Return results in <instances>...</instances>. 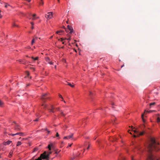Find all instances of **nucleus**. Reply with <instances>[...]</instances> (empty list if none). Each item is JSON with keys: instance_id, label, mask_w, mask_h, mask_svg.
Segmentation results:
<instances>
[{"instance_id": "49", "label": "nucleus", "mask_w": 160, "mask_h": 160, "mask_svg": "<svg viewBox=\"0 0 160 160\" xmlns=\"http://www.w3.org/2000/svg\"><path fill=\"white\" fill-rule=\"evenodd\" d=\"M47 131H48V133H49V132H50V131H48V130Z\"/></svg>"}, {"instance_id": "61", "label": "nucleus", "mask_w": 160, "mask_h": 160, "mask_svg": "<svg viewBox=\"0 0 160 160\" xmlns=\"http://www.w3.org/2000/svg\"><path fill=\"white\" fill-rule=\"evenodd\" d=\"M66 39H67V38H64V40H66Z\"/></svg>"}, {"instance_id": "18", "label": "nucleus", "mask_w": 160, "mask_h": 160, "mask_svg": "<svg viewBox=\"0 0 160 160\" xmlns=\"http://www.w3.org/2000/svg\"><path fill=\"white\" fill-rule=\"evenodd\" d=\"M12 152L11 151L10 152L9 154V157L10 158L12 156Z\"/></svg>"}, {"instance_id": "13", "label": "nucleus", "mask_w": 160, "mask_h": 160, "mask_svg": "<svg viewBox=\"0 0 160 160\" xmlns=\"http://www.w3.org/2000/svg\"><path fill=\"white\" fill-rule=\"evenodd\" d=\"M42 159H44L43 158V157L41 156V154L40 157H39L38 159H36L35 160H42Z\"/></svg>"}, {"instance_id": "39", "label": "nucleus", "mask_w": 160, "mask_h": 160, "mask_svg": "<svg viewBox=\"0 0 160 160\" xmlns=\"http://www.w3.org/2000/svg\"><path fill=\"white\" fill-rule=\"evenodd\" d=\"M38 118H37V119H36L35 120H34V121H35V122H37L38 121Z\"/></svg>"}, {"instance_id": "42", "label": "nucleus", "mask_w": 160, "mask_h": 160, "mask_svg": "<svg viewBox=\"0 0 160 160\" xmlns=\"http://www.w3.org/2000/svg\"><path fill=\"white\" fill-rule=\"evenodd\" d=\"M67 39L68 40H71L70 37V38H68Z\"/></svg>"}, {"instance_id": "36", "label": "nucleus", "mask_w": 160, "mask_h": 160, "mask_svg": "<svg viewBox=\"0 0 160 160\" xmlns=\"http://www.w3.org/2000/svg\"><path fill=\"white\" fill-rule=\"evenodd\" d=\"M18 61L21 63L23 62V60H18Z\"/></svg>"}, {"instance_id": "28", "label": "nucleus", "mask_w": 160, "mask_h": 160, "mask_svg": "<svg viewBox=\"0 0 160 160\" xmlns=\"http://www.w3.org/2000/svg\"><path fill=\"white\" fill-rule=\"evenodd\" d=\"M26 73L27 75V76H29V72L28 71H26Z\"/></svg>"}, {"instance_id": "45", "label": "nucleus", "mask_w": 160, "mask_h": 160, "mask_svg": "<svg viewBox=\"0 0 160 160\" xmlns=\"http://www.w3.org/2000/svg\"><path fill=\"white\" fill-rule=\"evenodd\" d=\"M31 69H33V71L35 70V69L33 68H31Z\"/></svg>"}, {"instance_id": "60", "label": "nucleus", "mask_w": 160, "mask_h": 160, "mask_svg": "<svg viewBox=\"0 0 160 160\" xmlns=\"http://www.w3.org/2000/svg\"><path fill=\"white\" fill-rule=\"evenodd\" d=\"M32 19L33 20H34L35 19V18H34V17H33V18H32Z\"/></svg>"}, {"instance_id": "38", "label": "nucleus", "mask_w": 160, "mask_h": 160, "mask_svg": "<svg viewBox=\"0 0 160 160\" xmlns=\"http://www.w3.org/2000/svg\"><path fill=\"white\" fill-rule=\"evenodd\" d=\"M49 63L50 64H53V62H49Z\"/></svg>"}, {"instance_id": "21", "label": "nucleus", "mask_w": 160, "mask_h": 160, "mask_svg": "<svg viewBox=\"0 0 160 160\" xmlns=\"http://www.w3.org/2000/svg\"><path fill=\"white\" fill-rule=\"evenodd\" d=\"M143 116H144V114H142V120L143 121V122H145V119H144V118H143Z\"/></svg>"}, {"instance_id": "62", "label": "nucleus", "mask_w": 160, "mask_h": 160, "mask_svg": "<svg viewBox=\"0 0 160 160\" xmlns=\"http://www.w3.org/2000/svg\"><path fill=\"white\" fill-rule=\"evenodd\" d=\"M63 28H64L65 29L66 28H65V27L64 26H63Z\"/></svg>"}, {"instance_id": "22", "label": "nucleus", "mask_w": 160, "mask_h": 160, "mask_svg": "<svg viewBox=\"0 0 160 160\" xmlns=\"http://www.w3.org/2000/svg\"><path fill=\"white\" fill-rule=\"evenodd\" d=\"M157 122H160V118L159 117H158L157 118Z\"/></svg>"}, {"instance_id": "37", "label": "nucleus", "mask_w": 160, "mask_h": 160, "mask_svg": "<svg viewBox=\"0 0 160 160\" xmlns=\"http://www.w3.org/2000/svg\"><path fill=\"white\" fill-rule=\"evenodd\" d=\"M80 154V153H78V154L76 155V157H78Z\"/></svg>"}, {"instance_id": "50", "label": "nucleus", "mask_w": 160, "mask_h": 160, "mask_svg": "<svg viewBox=\"0 0 160 160\" xmlns=\"http://www.w3.org/2000/svg\"><path fill=\"white\" fill-rule=\"evenodd\" d=\"M34 28V27L32 26V29H33Z\"/></svg>"}, {"instance_id": "55", "label": "nucleus", "mask_w": 160, "mask_h": 160, "mask_svg": "<svg viewBox=\"0 0 160 160\" xmlns=\"http://www.w3.org/2000/svg\"><path fill=\"white\" fill-rule=\"evenodd\" d=\"M29 2H30L31 0H27Z\"/></svg>"}, {"instance_id": "30", "label": "nucleus", "mask_w": 160, "mask_h": 160, "mask_svg": "<svg viewBox=\"0 0 160 160\" xmlns=\"http://www.w3.org/2000/svg\"><path fill=\"white\" fill-rule=\"evenodd\" d=\"M112 122H113V124H114V123H116L115 122V119H114L113 121H112Z\"/></svg>"}, {"instance_id": "11", "label": "nucleus", "mask_w": 160, "mask_h": 160, "mask_svg": "<svg viewBox=\"0 0 160 160\" xmlns=\"http://www.w3.org/2000/svg\"><path fill=\"white\" fill-rule=\"evenodd\" d=\"M55 109L56 110H57L58 111H60V112H61V115L62 116H65V114L63 113V112L62 111V110H60V109L59 108H55Z\"/></svg>"}, {"instance_id": "6", "label": "nucleus", "mask_w": 160, "mask_h": 160, "mask_svg": "<svg viewBox=\"0 0 160 160\" xmlns=\"http://www.w3.org/2000/svg\"><path fill=\"white\" fill-rule=\"evenodd\" d=\"M11 135L12 136H14L16 135H19L20 136H23L25 135L23 133L19 132H17L15 134H11Z\"/></svg>"}, {"instance_id": "7", "label": "nucleus", "mask_w": 160, "mask_h": 160, "mask_svg": "<svg viewBox=\"0 0 160 160\" xmlns=\"http://www.w3.org/2000/svg\"><path fill=\"white\" fill-rule=\"evenodd\" d=\"M48 148L49 151H51L52 149H54V146L52 143H50L48 145Z\"/></svg>"}, {"instance_id": "1", "label": "nucleus", "mask_w": 160, "mask_h": 160, "mask_svg": "<svg viewBox=\"0 0 160 160\" xmlns=\"http://www.w3.org/2000/svg\"><path fill=\"white\" fill-rule=\"evenodd\" d=\"M52 153V152L50 151L48 152L46 151H45L43 153L41 154V156L43 157V158L45 159L46 160H49V156Z\"/></svg>"}, {"instance_id": "2", "label": "nucleus", "mask_w": 160, "mask_h": 160, "mask_svg": "<svg viewBox=\"0 0 160 160\" xmlns=\"http://www.w3.org/2000/svg\"><path fill=\"white\" fill-rule=\"evenodd\" d=\"M14 122L15 123V125L14 126V130H16L17 132L20 131L22 129V128H21L20 126L16 123L15 122Z\"/></svg>"}, {"instance_id": "44", "label": "nucleus", "mask_w": 160, "mask_h": 160, "mask_svg": "<svg viewBox=\"0 0 160 160\" xmlns=\"http://www.w3.org/2000/svg\"><path fill=\"white\" fill-rule=\"evenodd\" d=\"M36 16V14H34L32 16L33 17H34Z\"/></svg>"}, {"instance_id": "53", "label": "nucleus", "mask_w": 160, "mask_h": 160, "mask_svg": "<svg viewBox=\"0 0 160 160\" xmlns=\"http://www.w3.org/2000/svg\"><path fill=\"white\" fill-rule=\"evenodd\" d=\"M62 44H65V42H62Z\"/></svg>"}, {"instance_id": "4", "label": "nucleus", "mask_w": 160, "mask_h": 160, "mask_svg": "<svg viewBox=\"0 0 160 160\" xmlns=\"http://www.w3.org/2000/svg\"><path fill=\"white\" fill-rule=\"evenodd\" d=\"M49 98V97L47 96V94L45 93L43 94L42 95L41 97V99L42 100L43 102H45V100L46 99H48Z\"/></svg>"}, {"instance_id": "15", "label": "nucleus", "mask_w": 160, "mask_h": 160, "mask_svg": "<svg viewBox=\"0 0 160 160\" xmlns=\"http://www.w3.org/2000/svg\"><path fill=\"white\" fill-rule=\"evenodd\" d=\"M67 83L66 84L69 85L72 88H73L74 87V85H72L70 83L68 82H67Z\"/></svg>"}, {"instance_id": "26", "label": "nucleus", "mask_w": 160, "mask_h": 160, "mask_svg": "<svg viewBox=\"0 0 160 160\" xmlns=\"http://www.w3.org/2000/svg\"><path fill=\"white\" fill-rule=\"evenodd\" d=\"M13 27H18V26L15 23H13L12 24Z\"/></svg>"}, {"instance_id": "14", "label": "nucleus", "mask_w": 160, "mask_h": 160, "mask_svg": "<svg viewBox=\"0 0 160 160\" xmlns=\"http://www.w3.org/2000/svg\"><path fill=\"white\" fill-rule=\"evenodd\" d=\"M112 142L115 141L117 140V138L115 137L112 138V139H111V140Z\"/></svg>"}, {"instance_id": "12", "label": "nucleus", "mask_w": 160, "mask_h": 160, "mask_svg": "<svg viewBox=\"0 0 160 160\" xmlns=\"http://www.w3.org/2000/svg\"><path fill=\"white\" fill-rule=\"evenodd\" d=\"M12 141H11L8 140L6 142H4L3 144L4 145H8Z\"/></svg>"}, {"instance_id": "40", "label": "nucleus", "mask_w": 160, "mask_h": 160, "mask_svg": "<svg viewBox=\"0 0 160 160\" xmlns=\"http://www.w3.org/2000/svg\"><path fill=\"white\" fill-rule=\"evenodd\" d=\"M8 6H9V5L7 4L6 5H5V7L6 8H7Z\"/></svg>"}, {"instance_id": "56", "label": "nucleus", "mask_w": 160, "mask_h": 160, "mask_svg": "<svg viewBox=\"0 0 160 160\" xmlns=\"http://www.w3.org/2000/svg\"><path fill=\"white\" fill-rule=\"evenodd\" d=\"M37 150V149H36V148H35V150H34V151H35Z\"/></svg>"}, {"instance_id": "47", "label": "nucleus", "mask_w": 160, "mask_h": 160, "mask_svg": "<svg viewBox=\"0 0 160 160\" xmlns=\"http://www.w3.org/2000/svg\"><path fill=\"white\" fill-rule=\"evenodd\" d=\"M72 144V143L71 144H70V145H69V147H71Z\"/></svg>"}, {"instance_id": "27", "label": "nucleus", "mask_w": 160, "mask_h": 160, "mask_svg": "<svg viewBox=\"0 0 160 160\" xmlns=\"http://www.w3.org/2000/svg\"><path fill=\"white\" fill-rule=\"evenodd\" d=\"M155 104V102H153V103H150V106L154 105Z\"/></svg>"}, {"instance_id": "25", "label": "nucleus", "mask_w": 160, "mask_h": 160, "mask_svg": "<svg viewBox=\"0 0 160 160\" xmlns=\"http://www.w3.org/2000/svg\"><path fill=\"white\" fill-rule=\"evenodd\" d=\"M60 152L59 151H58V150H55V153L56 154H58Z\"/></svg>"}, {"instance_id": "31", "label": "nucleus", "mask_w": 160, "mask_h": 160, "mask_svg": "<svg viewBox=\"0 0 160 160\" xmlns=\"http://www.w3.org/2000/svg\"><path fill=\"white\" fill-rule=\"evenodd\" d=\"M59 96L60 98H62V99H63V97H62V96L61 94H59Z\"/></svg>"}, {"instance_id": "9", "label": "nucleus", "mask_w": 160, "mask_h": 160, "mask_svg": "<svg viewBox=\"0 0 160 160\" xmlns=\"http://www.w3.org/2000/svg\"><path fill=\"white\" fill-rule=\"evenodd\" d=\"M67 27L68 30L70 31V33H72V32L73 30L72 27L69 25H68L67 26Z\"/></svg>"}, {"instance_id": "58", "label": "nucleus", "mask_w": 160, "mask_h": 160, "mask_svg": "<svg viewBox=\"0 0 160 160\" xmlns=\"http://www.w3.org/2000/svg\"><path fill=\"white\" fill-rule=\"evenodd\" d=\"M112 105H114V103H112H112H111Z\"/></svg>"}, {"instance_id": "20", "label": "nucleus", "mask_w": 160, "mask_h": 160, "mask_svg": "<svg viewBox=\"0 0 160 160\" xmlns=\"http://www.w3.org/2000/svg\"><path fill=\"white\" fill-rule=\"evenodd\" d=\"M35 39L34 38H33L32 41V42H31V44L32 45L35 42Z\"/></svg>"}, {"instance_id": "8", "label": "nucleus", "mask_w": 160, "mask_h": 160, "mask_svg": "<svg viewBox=\"0 0 160 160\" xmlns=\"http://www.w3.org/2000/svg\"><path fill=\"white\" fill-rule=\"evenodd\" d=\"M73 135V134L72 133L71 135H70L64 137L63 138V139H69L71 138H72Z\"/></svg>"}, {"instance_id": "3", "label": "nucleus", "mask_w": 160, "mask_h": 160, "mask_svg": "<svg viewBox=\"0 0 160 160\" xmlns=\"http://www.w3.org/2000/svg\"><path fill=\"white\" fill-rule=\"evenodd\" d=\"M132 129V131H133L135 133H136L137 134V136H139L140 135H143V134L145 133L144 131H143L141 132H139L138 131H137V130H133V127H131Z\"/></svg>"}, {"instance_id": "41", "label": "nucleus", "mask_w": 160, "mask_h": 160, "mask_svg": "<svg viewBox=\"0 0 160 160\" xmlns=\"http://www.w3.org/2000/svg\"><path fill=\"white\" fill-rule=\"evenodd\" d=\"M89 147H90V146H89V145H88V147H87V149H88L89 148Z\"/></svg>"}, {"instance_id": "19", "label": "nucleus", "mask_w": 160, "mask_h": 160, "mask_svg": "<svg viewBox=\"0 0 160 160\" xmlns=\"http://www.w3.org/2000/svg\"><path fill=\"white\" fill-rule=\"evenodd\" d=\"M44 4V2L42 0H41V2H40L39 4L40 5H43Z\"/></svg>"}, {"instance_id": "24", "label": "nucleus", "mask_w": 160, "mask_h": 160, "mask_svg": "<svg viewBox=\"0 0 160 160\" xmlns=\"http://www.w3.org/2000/svg\"><path fill=\"white\" fill-rule=\"evenodd\" d=\"M63 32V31L62 30H60V31H57L56 32V33L57 34H58L60 32Z\"/></svg>"}, {"instance_id": "29", "label": "nucleus", "mask_w": 160, "mask_h": 160, "mask_svg": "<svg viewBox=\"0 0 160 160\" xmlns=\"http://www.w3.org/2000/svg\"><path fill=\"white\" fill-rule=\"evenodd\" d=\"M59 136V135L58 132H57L56 136V137H58Z\"/></svg>"}, {"instance_id": "16", "label": "nucleus", "mask_w": 160, "mask_h": 160, "mask_svg": "<svg viewBox=\"0 0 160 160\" xmlns=\"http://www.w3.org/2000/svg\"><path fill=\"white\" fill-rule=\"evenodd\" d=\"M21 144H22V142H21L18 141L17 143L16 146H18L20 145Z\"/></svg>"}, {"instance_id": "33", "label": "nucleus", "mask_w": 160, "mask_h": 160, "mask_svg": "<svg viewBox=\"0 0 160 160\" xmlns=\"http://www.w3.org/2000/svg\"><path fill=\"white\" fill-rule=\"evenodd\" d=\"M69 30H68V29L65 28V31L67 32H68Z\"/></svg>"}, {"instance_id": "43", "label": "nucleus", "mask_w": 160, "mask_h": 160, "mask_svg": "<svg viewBox=\"0 0 160 160\" xmlns=\"http://www.w3.org/2000/svg\"><path fill=\"white\" fill-rule=\"evenodd\" d=\"M31 24H32V26H33L34 25V23L33 22H31Z\"/></svg>"}, {"instance_id": "54", "label": "nucleus", "mask_w": 160, "mask_h": 160, "mask_svg": "<svg viewBox=\"0 0 160 160\" xmlns=\"http://www.w3.org/2000/svg\"><path fill=\"white\" fill-rule=\"evenodd\" d=\"M64 48V47L63 46L62 47H61V48Z\"/></svg>"}, {"instance_id": "32", "label": "nucleus", "mask_w": 160, "mask_h": 160, "mask_svg": "<svg viewBox=\"0 0 160 160\" xmlns=\"http://www.w3.org/2000/svg\"><path fill=\"white\" fill-rule=\"evenodd\" d=\"M151 112V111H146V110H145V112H144V113H145L146 112Z\"/></svg>"}, {"instance_id": "48", "label": "nucleus", "mask_w": 160, "mask_h": 160, "mask_svg": "<svg viewBox=\"0 0 160 160\" xmlns=\"http://www.w3.org/2000/svg\"><path fill=\"white\" fill-rule=\"evenodd\" d=\"M133 137H134V138H135V137H137V136L136 135H134Z\"/></svg>"}, {"instance_id": "59", "label": "nucleus", "mask_w": 160, "mask_h": 160, "mask_svg": "<svg viewBox=\"0 0 160 160\" xmlns=\"http://www.w3.org/2000/svg\"><path fill=\"white\" fill-rule=\"evenodd\" d=\"M29 86V84H27V87H28V86Z\"/></svg>"}, {"instance_id": "34", "label": "nucleus", "mask_w": 160, "mask_h": 160, "mask_svg": "<svg viewBox=\"0 0 160 160\" xmlns=\"http://www.w3.org/2000/svg\"><path fill=\"white\" fill-rule=\"evenodd\" d=\"M42 105L44 106V107L45 108H46L47 107V105H44V104H42Z\"/></svg>"}, {"instance_id": "10", "label": "nucleus", "mask_w": 160, "mask_h": 160, "mask_svg": "<svg viewBox=\"0 0 160 160\" xmlns=\"http://www.w3.org/2000/svg\"><path fill=\"white\" fill-rule=\"evenodd\" d=\"M51 109H49L50 111V112H55L54 109H55V108L54 107L53 105H51Z\"/></svg>"}, {"instance_id": "63", "label": "nucleus", "mask_w": 160, "mask_h": 160, "mask_svg": "<svg viewBox=\"0 0 160 160\" xmlns=\"http://www.w3.org/2000/svg\"><path fill=\"white\" fill-rule=\"evenodd\" d=\"M58 2H60V0H58Z\"/></svg>"}, {"instance_id": "57", "label": "nucleus", "mask_w": 160, "mask_h": 160, "mask_svg": "<svg viewBox=\"0 0 160 160\" xmlns=\"http://www.w3.org/2000/svg\"><path fill=\"white\" fill-rule=\"evenodd\" d=\"M92 94V92H90V95H91Z\"/></svg>"}, {"instance_id": "17", "label": "nucleus", "mask_w": 160, "mask_h": 160, "mask_svg": "<svg viewBox=\"0 0 160 160\" xmlns=\"http://www.w3.org/2000/svg\"><path fill=\"white\" fill-rule=\"evenodd\" d=\"M32 58L34 59V60H38V57H36L35 58H34L33 57H32Z\"/></svg>"}, {"instance_id": "51", "label": "nucleus", "mask_w": 160, "mask_h": 160, "mask_svg": "<svg viewBox=\"0 0 160 160\" xmlns=\"http://www.w3.org/2000/svg\"><path fill=\"white\" fill-rule=\"evenodd\" d=\"M45 130L46 131H48V130L47 128H45Z\"/></svg>"}, {"instance_id": "46", "label": "nucleus", "mask_w": 160, "mask_h": 160, "mask_svg": "<svg viewBox=\"0 0 160 160\" xmlns=\"http://www.w3.org/2000/svg\"><path fill=\"white\" fill-rule=\"evenodd\" d=\"M2 16L1 15V14L0 15V18H2Z\"/></svg>"}, {"instance_id": "64", "label": "nucleus", "mask_w": 160, "mask_h": 160, "mask_svg": "<svg viewBox=\"0 0 160 160\" xmlns=\"http://www.w3.org/2000/svg\"><path fill=\"white\" fill-rule=\"evenodd\" d=\"M63 102H64V103H66V102L64 100L63 101Z\"/></svg>"}, {"instance_id": "23", "label": "nucleus", "mask_w": 160, "mask_h": 160, "mask_svg": "<svg viewBox=\"0 0 160 160\" xmlns=\"http://www.w3.org/2000/svg\"><path fill=\"white\" fill-rule=\"evenodd\" d=\"M75 158V156H74L73 157H71L70 160H74Z\"/></svg>"}, {"instance_id": "52", "label": "nucleus", "mask_w": 160, "mask_h": 160, "mask_svg": "<svg viewBox=\"0 0 160 160\" xmlns=\"http://www.w3.org/2000/svg\"><path fill=\"white\" fill-rule=\"evenodd\" d=\"M124 66V65H122L121 67V68H122V67H123V66Z\"/></svg>"}, {"instance_id": "35", "label": "nucleus", "mask_w": 160, "mask_h": 160, "mask_svg": "<svg viewBox=\"0 0 160 160\" xmlns=\"http://www.w3.org/2000/svg\"><path fill=\"white\" fill-rule=\"evenodd\" d=\"M63 40H64V38H60V41L61 42L63 41Z\"/></svg>"}, {"instance_id": "5", "label": "nucleus", "mask_w": 160, "mask_h": 160, "mask_svg": "<svg viewBox=\"0 0 160 160\" xmlns=\"http://www.w3.org/2000/svg\"><path fill=\"white\" fill-rule=\"evenodd\" d=\"M52 12H48L45 15L46 18L48 20L51 18L52 17Z\"/></svg>"}]
</instances>
